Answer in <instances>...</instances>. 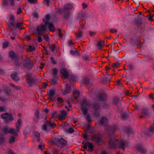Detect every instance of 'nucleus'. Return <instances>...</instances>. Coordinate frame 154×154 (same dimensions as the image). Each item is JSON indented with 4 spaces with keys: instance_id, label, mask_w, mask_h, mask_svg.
I'll list each match as a JSON object with an SVG mask.
<instances>
[{
    "instance_id": "7c9ffc66",
    "label": "nucleus",
    "mask_w": 154,
    "mask_h": 154,
    "mask_svg": "<svg viewBox=\"0 0 154 154\" xmlns=\"http://www.w3.org/2000/svg\"><path fill=\"white\" fill-rule=\"evenodd\" d=\"M105 97L103 95H100L98 97L97 100L98 101H101L105 100Z\"/></svg>"
},
{
    "instance_id": "052dcab7",
    "label": "nucleus",
    "mask_w": 154,
    "mask_h": 154,
    "mask_svg": "<svg viewBox=\"0 0 154 154\" xmlns=\"http://www.w3.org/2000/svg\"><path fill=\"white\" fill-rule=\"evenodd\" d=\"M45 2L46 3V5L48 6H49V3L50 2V0H44Z\"/></svg>"
},
{
    "instance_id": "e433bc0d",
    "label": "nucleus",
    "mask_w": 154,
    "mask_h": 154,
    "mask_svg": "<svg viewBox=\"0 0 154 154\" xmlns=\"http://www.w3.org/2000/svg\"><path fill=\"white\" fill-rule=\"evenodd\" d=\"M15 138L12 136L11 137V139L9 140V143H12L14 142L15 141Z\"/></svg>"
},
{
    "instance_id": "6e6552de",
    "label": "nucleus",
    "mask_w": 154,
    "mask_h": 154,
    "mask_svg": "<svg viewBox=\"0 0 154 154\" xmlns=\"http://www.w3.org/2000/svg\"><path fill=\"white\" fill-rule=\"evenodd\" d=\"M60 114L59 115V119L60 120H62L66 118V112L64 110L60 111Z\"/></svg>"
},
{
    "instance_id": "6ab92c4d",
    "label": "nucleus",
    "mask_w": 154,
    "mask_h": 154,
    "mask_svg": "<svg viewBox=\"0 0 154 154\" xmlns=\"http://www.w3.org/2000/svg\"><path fill=\"white\" fill-rule=\"evenodd\" d=\"M50 18V16L48 14L45 16V18L43 19V21L45 23L46 26H47L48 23H49V20Z\"/></svg>"
},
{
    "instance_id": "a19ab883",
    "label": "nucleus",
    "mask_w": 154,
    "mask_h": 154,
    "mask_svg": "<svg viewBox=\"0 0 154 154\" xmlns=\"http://www.w3.org/2000/svg\"><path fill=\"white\" fill-rule=\"evenodd\" d=\"M127 116V115L126 113H123L122 115V117L123 119H125Z\"/></svg>"
},
{
    "instance_id": "0e129e2a",
    "label": "nucleus",
    "mask_w": 154,
    "mask_h": 154,
    "mask_svg": "<svg viewBox=\"0 0 154 154\" xmlns=\"http://www.w3.org/2000/svg\"><path fill=\"white\" fill-rule=\"evenodd\" d=\"M3 4L5 5H7L8 4V2L6 0H4L3 1Z\"/></svg>"
},
{
    "instance_id": "603ef678",
    "label": "nucleus",
    "mask_w": 154,
    "mask_h": 154,
    "mask_svg": "<svg viewBox=\"0 0 154 154\" xmlns=\"http://www.w3.org/2000/svg\"><path fill=\"white\" fill-rule=\"evenodd\" d=\"M119 64L118 63H114L113 64L112 66L114 68H116L119 66Z\"/></svg>"
},
{
    "instance_id": "7ed1b4c3",
    "label": "nucleus",
    "mask_w": 154,
    "mask_h": 154,
    "mask_svg": "<svg viewBox=\"0 0 154 154\" xmlns=\"http://www.w3.org/2000/svg\"><path fill=\"white\" fill-rule=\"evenodd\" d=\"M21 121L20 119H18L17 120V122L16 124V127L17 130L16 131L13 128H10L9 131V133L15 136H17V132L19 131V128L20 126Z\"/></svg>"
},
{
    "instance_id": "338daca9",
    "label": "nucleus",
    "mask_w": 154,
    "mask_h": 154,
    "mask_svg": "<svg viewBox=\"0 0 154 154\" xmlns=\"http://www.w3.org/2000/svg\"><path fill=\"white\" fill-rule=\"evenodd\" d=\"M152 16H150L148 17V20L150 21H152Z\"/></svg>"
},
{
    "instance_id": "aec40b11",
    "label": "nucleus",
    "mask_w": 154,
    "mask_h": 154,
    "mask_svg": "<svg viewBox=\"0 0 154 154\" xmlns=\"http://www.w3.org/2000/svg\"><path fill=\"white\" fill-rule=\"evenodd\" d=\"M45 124L47 126H49L52 128H54L56 126V125L54 123L52 122L49 123L47 121H46Z\"/></svg>"
},
{
    "instance_id": "4c0bfd02",
    "label": "nucleus",
    "mask_w": 154,
    "mask_h": 154,
    "mask_svg": "<svg viewBox=\"0 0 154 154\" xmlns=\"http://www.w3.org/2000/svg\"><path fill=\"white\" fill-rule=\"evenodd\" d=\"M82 56L83 59L85 60H88L89 59V57L85 55H83Z\"/></svg>"
},
{
    "instance_id": "20e7f679",
    "label": "nucleus",
    "mask_w": 154,
    "mask_h": 154,
    "mask_svg": "<svg viewBox=\"0 0 154 154\" xmlns=\"http://www.w3.org/2000/svg\"><path fill=\"white\" fill-rule=\"evenodd\" d=\"M14 16L13 15H10L8 19L7 23L8 27L12 30L14 29L15 26L14 24Z\"/></svg>"
},
{
    "instance_id": "dca6fc26",
    "label": "nucleus",
    "mask_w": 154,
    "mask_h": 154,
    "mask_svg": "<svg viewBox=\"0 0 154 154\" xmlns=\"http://www.w3.org/2000/svg\"><path fill=\"white\" fill-rule=\"evenodd\" d=\"M104 45V42L103 41L100 40L98 41L97 43V47L99 49H102Z\"/></svg>"
},
{
    "instance_id": "412c9836",
    "label": "nucleus",
    "mask_w": 154,
    "mask_h": 154,
    "mask_svg": "<svg viewBox=\"0 0 154 154\" xmlns=\"http://www.w3.org/2000/svg\"><path fill=\"white\" fill-rule=\"evenodd\" d=\"M108 121V119L106 118H103L100 120V123L101 125H104L107 124Z\"/></svg>"
},
{
    "instance_id": "bf43d9fd",
    "label": "nucleus",
    "mask_w": 154,
    "mask_h": 154,
    "mask_svg": "<svg viewBox=\"0 0 154 154\" xmlns=\"http://www.w3.org/2000/svg\"><path fill=\"white\" fill-rule=\"evenodd\" d=\"M10 1V5L11 6H13L14 5V0H9Z\"/></svg>"
},
{
    "instance_id": "774afa93",
    "label": "nucleus",
    "mask_w": 154,
    "mask_h": 154,
    "mask_svg": "<svg viewBox=\"0 0 154 154\" xmlns=\"http://www.w3.org/2000/svg\"><path fill=\"white\" fill-rule=\"evenodd\" d=\"M89 82L88 79H86L85 81V83L86 84H88Z\"/></svg>"
},
{
    "instance_id": "6e6d98bb",
    "label": "nucleus",
    "mask_w": 154,
    "mask_h": 154,
    "mask_svg": "<svg viewBox=\"0 0 154 154\" xmlns=\"http://www.w3.org/2000/svg\"><path fill=\"white\" fill-rule=\"evenodd\" d=\"M33 17H35L37 18L38 17V14L36 12L34 13L33 14Z\"/></svg>"
},
{
    "instance_id": "69168bd1",
    "label": "nucleus",
    "mask_w": 154,
    "mask_h": 154,
    "mask_svg": "<svg viewBox=\"0 0 154 154\" xmlns=\"http://www.w3.org/2000/svg\"><path fill=\"white\" fill-rule=\"evenodd\" d=\"M82 5L84 9H85L87 7V5L85 3H83Z\"/></svg>"
},
{
    "instance_id": "393cba45",
    "label": "nucleus",
    "mask_w": 154,
    "mask_h": 154,
    "mask_svg": "<svg viewBox=\"0 0 154 154\" xmlns=\"http://www.w3.org/2000/svg\"><path fill=\"white\" fill-rule=\"evenodd\" d=\"M92 108L94 110H97L100 108V106L98 104H94L92 106Z\"/></svg>"
},
{
    "instance_id": "2eb2a0df",
    "label": "nucleus",
    "mask_w": 154,
    "mask_h": 154,
    "mask_svg": "<svg viewBox=\"0 0 154 154\" xmlns=\"http://www.w3.org/2000/svg\"><path fill=\"white\" fill-rule=\"evenodd\" d=\"M55 92L53 90H51L47 93V95L49 96L51 100L54 99V95Z\"/></svg>"
},
{
    "instance_id": "c03bdc74",
    "label": "nucleus",
    "mask_w": 154,
    "mask_h": 154,
    "mask_svg": "<svg viewBox=\"0 0 154 154\" xmlns=\"http://www.w3.org/2000/svg\"><path fill=\"white\" fill-rule=\"evenodd\" d=\"M22 13V11L20 8H19L17 11V14H20Z\"/></svg>"
},
{
    "instance_id": "c756f323",
    "label": "nucleus",
    "mask_w": 154,
    "mask_h": 154,
    "mask_svg": "<svg viewBox=\"0 0 154 154\" xmlns=\"http://www.w3.org/2000/svg\"><path fill=\"white\" fill-rule=\"evenodd\" d=\"M34 136L37 138V141H39V137H40L39 133L37 132H34Z\"/></svg>"
},
{
    "instance_id": "39448f33",
    "label": "nucleus",
    "mask_w": 154,
    "mask_h": 154,
    "mask_svg": "<svg viewBox=\"0 0 154 154\" xmlns=\"http://www.w3.org/2000/svg\"><path fill=\"white\" fill-rule=\"evenodd\" d=\"M45 26V25L41 24L37 27L36 30L38 35H41L46 30V29Z\"/></svg>"
},
{
    "instance_id": "f704fd0d",
    "label": "nucleus",
    "mask_w": 154,
    "mask_h": 154,
    "mask_svg": "<svg viewBox=\"0 0 154 154\" xmlns=\"http://www.w3.org/2000/svg\"><path fill=\"white\" fill-rule=\"evenodd\" d=\"M23 24V23H17V25L16 26H15V28L17 27L19 28V29H21L22 28H21L22 25Z\"/></svg>"
},
{
    "instance_id": "f03ea898",
    "label": "nucleus",
    "mask_w": 154,
    "mask_h": 154,
    "mask_svg": "<svg viewBox=\"0 0 154 154\" xmlns=\"http://www.w3.org/2000/svg\"><path fill=\"white\" fill-rule=\"evenodd\" d=\"M90 106V103L86 100H84L81 102V107L84 115L86 114L88 111V109Z\"/></svg>"
},
{
    "instance_id": "1a4fd4ad",
    "label": "nucleus",
    "mask_w": 154,
    "mask_h": 154,
    "mask_svg": "<svg viewBox=\"0 0 154 154\" xmlns=\"http://www.w3.org/2000/svg\"><path fill=\"white\" fill-rule=\"evenodd\" d=\"M24 65L26 68L30 69L32 67L33 63L29 59H28L25 61Z\"/></svg>"
},
{
    "instance_id": "f257e3e1",
    "label": "nucleus",
    "mask_w": 154,
    "mask_h": 154,
    "mask_svg": "<svg viewBox=\"0 0 154 154\" xmlns=\"http://www.w3.org/2000/svg\"><path fill=\"white\" fill-rule=\"evenodd\" d=\"M109 144L111 148H115L118 147L122 149L123 150H125V148L127 147L128 145V143L126 141L121 140L119 141L114 139H111L109 140Z\"/></svg>"
},
{
    "instance_id": "cd10ccee",
    "label": "nucleus",
    "mask_w": 154,
    "mask_h": 154,
    "mask_svg": "<svg viewBox=\"0 0 154 154\" xmlns=\"http://www.w3.org/2000/svg\"><path fill=\"white\" fill-rule=\"evenodd\" d=\"M137 149L141 152L142 154H145L146 152V151L142 147L139 148Z\"/></svg>"
},
{
    "instance_id": "473e14b6",
    "label": "nucleus",
    "mask_w": 154,
    "mask_h": 154,
    "mask_svg": "<svg viewBox=\"0 0 154 154\" xmlns=\"http://www.w3.org/2000/svg\"><path fill=\"white\" fill-rule=\"evenodd\" d=\"M10 85L13 88H14L15 89L17 90H19L21 89V88L20 87L15 85L14 84L12 83L10 84Z\"/></svg>"
},
{
    "instance_id": "4468645a",
    "label": "nucleus",
    "mask_w": 154,
    "mask_h": 154,
    "mask_svg": "<svg viewBox=\"0 0 154 154\" xmlns=\"http://www.w3.org/2000/svg\"><path fill=\"white\" fill-rule=\"evenodd\" d=\"M48 26V28L50 31L54 32L55 31V29L52 23H48L46 26Z\"/></svg>"
},
{
    "instance_id": "a18cd8bd",
    "label": "nucleus",
    "mask_w": 154,
    "mask_h": 154,
    "mask_svg": "<svg viewBox=\"0 0 154 154\" xmlns=\"http://www.w3.org/2000/svg\"><path fill=\"white\" fill-rule=\"evenodd\" d=\"M28 1L31 3H36L37 2L36 0H28Z\"/></svg>"
},
{
    "instance_id": "e2e57ef3",
    "label": "nucleus",
    "mask_w": 154,
    "mask_h": 154,
    "mask_svg": "<svg viewBox=\"0 0 154 154\" xmlns=\"http://www.w3.org/2000/svg\"><path fill=\"white\" fill-rule=\"evenodd\" d=\"M42 129L45 130H47L46 125H43L42 126Z\"/></svg>"
},
{
    "instance_id": "680f3d73",
    "label": "nucleus",
    "mask_w": 154,
    "mask_h": 154,
    "mask_svg": "<svg viewBox=\"0 0 154 154\" xmlns=\"http://www.w3.org/2000/svg\"><path fill=\"white\" fill-rule=\"evenodd\" d=\"M149 130L150 132H153L154 131V127L152 126L151 127Z\"/></svg>"
},
{
    "instance_id": "9d476101",
    "label": "nucleus",
    "mask_w": 154,
    "mask_h": 154,
    "mask_svg": "<svg viewBox=\"0 0 154 154\" xmlns=\"http://www.w3.org/2000/svg\"><path fill=\"white\" fill-rule=\"evenodd\" d=\"M101 136L99 135H96L92 137V140L95 141L97 143L100 142L101 140Z\"/></svg>"
},
{
    "instance_id": "0eeeda50",
    "label": "nucleus",
    "mask_w": 154,
    "mask_h": 154,
    "mask_svg": "<svg viewBox=\"0 0 154 154\" xmlns=\"http://www.w3.org/2000/svg\"><path fill=\"white\" fill-rule=\"evenodd\" d=\"M1 118L2 119H6V121L7 122L11 121L13 119V118L11 114L7 113L1 115Z\"/></svg>"
},
{
    "instance_id": "bb28decb",
    "label": "nucleus",
    "mask_w": 154,
    "mask_h": 154,
    "mask_svg": "<svg viewBox=\"0 0 154 154\" xmlns=\"http://www.w3.org/2000/svg\"><path fill=\"white\" fill-rule=\"evenodd\" d=\"M52 75L55 76L57 75V70L56 68H53L52 69Z\"/></svg>"
},
{
    "instance_id": "f3484780",
    "label": "nucleus",
    "mask_w": 154,
    "mask_h": 154,
    "mask_svg": "<svg viewBox=\"0 0 154 154\" xmlns=\"http://www.w3.org/2000/svg\"><path fill=\"white\" fill-rule=\"evenodd\" d=\"M73 95L75 99H77L80 95V92L78 90H75L73 92Z\"/></svg>"
},
{
    "instance_id": "09e8293b",
    "label": "nucleus",
    "mask_w": 154,
    "mask_h": 154,
    "mask_svg": "<svg viewBox=\"0 0 154 154\" xmlns=\"http://www.w3.org/2000/svg\"><path fill=\"white\" fill-rule=\"evenodd\" d=\"M29 51H33L35 50V49L34 47H32L31 46H29Z\"/></svg>"
},
{
    "instance_id": "f8f14e48",
    "label": "nucleus",
    "mask_w": 154,
    "mask_h": 154,
    "mask_svg": "<svg viewBox=\"0 0 154 154\" xmlns=\"http://www.w3.org/2000/svg\"><path fill=\"white\" fill-rule=\"evenodd\" d=\"M87 146H88L89 148L91 150H92L93 146L92 143L88 142L86 143L83 145V148L84 149H86L87 148Z\"/></svg>"
},
{
    "instance_id": "ddd939ff",
    "label": "nucleus",
    "mask_w": 154,
    "mask_h": 154,
    "mask_svg": "<svg viewBox=\"0 0 154 154\" xmlns=\"http://www.w3.org/2000/svg\"><path fill=\"white\" fill-rule=\"evenodd\" d=\"M27 80L28 84L30 86H31L33 84H34L35 82V79L31 77H29L27 79Z\"/></svg>"
},
{
    "instance_id": "864d4df0",
    "label": "nucleus",
    "mask_w": 154,
    "mask_h": 154,
    "mask_svg": "<svg viewBox=\"0 0 154 154\" xmlns=\"http://www.w3.org/2000/svg\"><path fill=\"white\" fill-rule=\"evenodd\" d=\"M86 119L88 121L90 122L91 121V118L89 115H87Z\"/></svg>"
},
{
    "instance_id": "49530a36",
    "label": "nucleus",
    "mask_w": 154,
    "mask_h": 154,
    "mask_svg": "<svg viewBox=\"0 0 154 154\" xmlns=\"http://www.w3.org/2000/svg\"><path fill=\"white\" fill-rule=\"evenodd\" d=\"M39 118V114L38 111H37L35 114V118L38 119Z\"/></svg>"
},
{
    "instance_id": "9b49d317",
    "label": "nucleus",
    "mask_w": 154,
    "mask_h": 154,
    "mask_svg": "<svg viewBox=\"0 0 154 154\" xmlns=\"http://www.w3.org/2000/svg\"><path fill=\"white\" fill-rule=\"evenodd\" d=\"M60 73L64 78L65 79L68 77L69 75L68 71L65 69H62L60 70Z\"/></svg>"
},
{
    "instance_id": "5701e85b",
    "label": "nucleus",
    "mask_w": 154,
    "mask_h": 154,
    "mask_svg": "<svg viewBox=\"0 0 154 154\" xmlns=\"http://www.w3.org/2000/svg\"><path fill=\"white\" fill-rule=\"evenodd\" d=\"M50 49L52 52H54L56 49V47L55 45L51 44L49 45Z\"/></svg>"
},
{
    "instance_id": "58836bf2",
    "label": "nucleus",
    "mask_w": 154,
    "mask_h": 154,
    "mask_svg": "<svg viewBox=\"0 0 154 154\" xmlns=\"http://www.w3.org/2000/svg\"><path fill=\"white\" fill-rule=\"evenodd\" d=\"M68 45L69 46H74V44L72 43L71 40H69L68 42Z\"/></svg>"
},
{
    "instance_id": "de8ad7c7",
    "label": "nucleus",
    "mask_w": 154,
    "mask_h": 154,
    "mask_svg": "<svg viewBox=\"0 0 154 154\" xmlns=\"http://www.w3.org/2000/svg\"><path fill=\"white\" fill-rule=\"evenodd\" d=\"M110 31L112 33H116L117 32V31L116 29H110Z\"/></svg>"
},
{
    "instance_id": "c9c22d12",
    "label": "nucleus",
    "mask_w": 154,
    "mask_h": 154,
    "mask_svg": "<svg viewBox=\"0 0 154 154\" xmlns=\"http://www.w3.org/2000/svg\"><path fill=\"white\" fill-rule=\"evenodd\" d=\"M9 57L12 58H14L15 57V54L13 51L10 52L9 53Z\"/></svg>"
},
{
    "instance_id": "5fc2aeb1",
    "label": "nucleus",
    "mask_w": 154,
    "mask_h": 154,
    "mask_svg": "<svg viewBox=\"0 0 154 154\" xmlns=\"http://www.w3.org/2000/svg\"><path fill=\"white\" fill-rule=\"evenodd\" d=\"M44 38L46 41H48L49 40V38L48 36L47 35H44Z\"/></svg>"
},
{
    "instance_id": "a878e982",
    "label": "nucleus",
    "mask_w": 154,
    "mask_h": 154,
    "mask_svg": "<svg viewBox=\"0 0 154 154\" xmlns=\"http://www.w3.org/2000/svg\"><path fill=\"white\" fill-rule=\"evenodd\" d=\"M141 115H142L140 116V118H146L148 115V113L147 112L143 111L142 112Z\"/></svg>"
},
{
    "instance_id": "a211bd4d",
    "label": "nucleus",
    "mask_w": 154,
    "mask_h": 154,
    "mask_svg": "<svg viewBox=\"0 0 154 154\" xmlns=\"http://www.w3.org/2000/svg\"><path fill=\"white\" fill-rule=\"evenodd\" d=\"M73 8V6L71 4H68L65 5L63 10V11L65 12L66 10L71 9Z\"/></svg>"
},
{
    "instance_id": "4d7b16f0",
    "label": "nucleus",
    "mask_w": 154,
    "mask_h": 154,
    "mask_svg": "<svg viewBox=\"0 0 154 154\" xmlns=\"http://www.w3.org/2000/svg\"><path fill=\"white\" fill-rule=\"evenodd\" d=\"M38 41L39 42H42V39L40 36H39L38 37Z\"/></svg>"
},
{
    "instance_id": "8fccbe9b",
    "label": "nucleus",
    "mask_w": 154,
    "mask_h": 154,
    "mask_svg": "<svg viewBox=\"0 0 154 154\" xmlns=\"http://www.w3.org/2000/svg\"><path fill=\"white\" fill-rule=\"evenodd\" d=\"M74 131V130L72 128H70L69 129V133H72Z\"/></svg>"
},
{
    "instance_id": "4be33fe9",
    "label": "nucleus",
    "mask_w": 154,
    "mask_h": 154,
    "mask_svg": "<svg viewBox=\"0 0 154 154\" xmlns=\"http://www.w3.org/2000/svg\"><path fill=\"white\" fill-rule=\"evenodd\" d=\"M70 85L68 84H66V87L65 89V92L66 93H69L71 91Z\"/></svg>"
},
{
    "instance_id": "423d86ee",
    "label": "nucleus",
    "mask_w": 154,
    "mask_h": 154,
    "mask_svg": "<svg viewBox=\"0 0 154 154\" xmlns=\"http://www.w3.org/2000/svg\"><path fill=\"white\" fill-rule=\"evenodd\" d=\"M56 145L59 146H66L67 144L66 141L62 138L58 139L56 140Z\"/></svg>"
},
{
    "instance_id": "72a5a7b5",
    "label": "nucleus",
    "mask_w": 154,
    "mask_h": 154,
    "mask_svg": "<svg viewBox=\"0 0 154 154\" xmlns=\"http://www.w3.org/2000/svg\"><path fill=\"white\" fill-rule=\"evenodd\" d=\"M9 43V42L8 41L4 42L3 43V48H6L8 46Z\"/></svg>"
},
{
    "instance_id": "c85d7f7f",
    "label": "nucleus",
    "mask_w": 154,
    "mask_h": 154,
    "mask_svg": "<svg viewBox=\"0 0 154 154\" xmlns=\"http://www.w3.org/2000/svg\"><path fill=\"white\" fill-rule=\"evenodd\" d=\"M70 54L73 55H76L78 54V52L75 49L71 50L70 51Z\"/></svg>"
},
{
    "instance_id": "ea45409f",
    "label": "nucleus",
    "mask_w": 154,
    "mask_h": 154,
    "mask_svg": "<svg viewBox=\"0 0 154 154\" xmlns=\"http://www.w3.org/2000/svg\"><path fill=\"white\" fill-rule=\"evenodd\" d=\"M57 100L60 103H62L63 101V99L60 97H58L57 99Z\"/></svg>"
},
{
    "instance_id": "2f4dec72",
    "label": "nucleus",
    "mask_w": 154,
    "mask_h": 154,
    "mask_svg": "<svg viewBox=\"0 0 154 154\" xmlns=\"http://www.w3.org/2000/svg\"><path fill=\"white\" fill-rule=\"evenodd\" d=\"M10 128H9L7 126H6L3 129V131L4 133H9V131Z\"/></svg>"
},
{
    "instance_id": "3c124183",
    "label": "nucleus",
    "mask_w": 154,
    "mask_h": 154,
    "mask_svg": "<svg viewBox=\"0 0 154 154\" xmlns=\"http://www.w3.org/2000/svg\"><path fill=\"white\" fill-rule=\"evenodd\" d=\"M50 59L52 61V63L54 64H56V62L54 60L53 57H51Z\"/></svg>"
},
{
    "instance_id": "b1692460",
    "label": "nucleus",
    "mask_w": 154,
    "mask_h": 154,
    "mask_svg": "<svg viewBox=\"0 0 154 154\" xmlns=\"http://www.w3.org/2000/svg\"><path fill=\"white\" fill-rule=\"evenodd\" d=\"M12 79L14 80L17 81L19 79L17 74H12L11 75Z\"/></svg>"
},
{
    "instance_id": "37998d69",
    "label": "nucleus",
    "mask_w": 154,
    "mask_h": 154,
    "mask_svg": "<svg viewBox=\"0 0 154 154\" xmlns=\"http://www.w3.org/2000/svg\"><path fill=\"white\" fill-rule=\"evenodd\" d=\"M57 116V113L56 112H53L52 113V117L53 118H55Z\"/></svg>"
},
{
    "instance_id": "79ce46f5",
    "label": "nucleus",
    "mask_w": 154,
    "mask_h": 154,
    "mask_svg": "<svg viewBox=\"0 0 154 154\" xmlns=\"http://www.w3.org/2000/svg\"><path fill=\"white\" fill-rule=\"evenodd\" d=\"M119 101V98L117 97H116L114 100V103L115 104H117Z\"/></svg>"
},
{
    "instance_id": "13d9d810",
    "label": "nucleus",
    "mask_w": 154,
    "mask_h": 154,
    "mask_svg": "<svg viewBox=\"0 0 154 154\" xmlns=\"http://www.w3.org/2000/svg\"><path fill=\"white\" fill-rule=\"evenodd\" d=\"M128 66L129 69L130 70L132 69L133 68V66L132 64H129Z\"/></svg>"
}]
</instances>
